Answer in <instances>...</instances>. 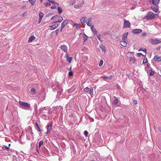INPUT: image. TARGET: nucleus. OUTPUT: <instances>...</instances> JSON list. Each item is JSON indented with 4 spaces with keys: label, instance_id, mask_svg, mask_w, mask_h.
I'll use <instances>...</instances> for the list:
<instances>
[{
    "label": "nucleus",
    "instance_id": "nucleus-1",
    "mask_svg": "<svg viewBox=\"0 0 161 161\" xmlns=\"http://www.w3.org/2000/svg\"><path fill=\"white\" fill-rule=\"evenodd\" d=\"M160 0H152V10L155 13H157L159 10L158 3Z\"/></svg>",
    "mask_w": 161,
    "mask_h": 161
},
{
    "label": "nucleus",
    "instance_id": "nucleus-2",
    "mask_svg": "<svg viewBox=\"0 0 161 161\" xmlns=\"http://www.w3.org/2000/svg\"><path fill=\"white\" fill-rule=\"evenodd\" d=\"M19 103L21 108L26 110H31V107L30 104L21 101H19Z\"/></svg>",
    "mask_w": 161,
    "mask_h": 161
},
{
    "label": "nucleus",
    "instance_id": "nucleus-3",
    "mask_svg": "<svg viewBox=\"0 0 161 161\" xmlns=\"http://www.w3.org/2000/svg\"><path fill=\"white\" fill-rule=\"evenodd\" d=\"M29 128L30 129H28L26 131L27 139L28 140H31L34 137L31 128V127H29Z\"/></svg>",
    "mask_w": 161,
    "mask_h": 161
},
{
    "label": "nucleus",
    "instance_id": "nucleus-4",
    "mask_svg": "<svg viewBox=\"0 0 161 161\" xmlns=\"http://www.w3.org/2000/svg\"><path fill=\"white\" fill-rule=\"evenodd\" d=\"M124 21V28H130V22L125 19Z\"/></svg>",
    "mask_w": 161,
    "mask_h": 161
},
{
    "label": "nucleus",
    "instance_id": "nucleus-5",
    "mask_svg": "<svg viewBox=\"0 0 161 161\" xmlns=\"http://www.w3.org/2000/svg\"><path fill=\"white\" fill-rule=\"evenodd\" d=\"M80 36H81L83 40H84V43L87 40L88 36L85 34L80 33L79 34Z\"/></svg>",
    "mask_w": 161,
    "mask_h": 161
},
{
    "label": "nucleus",
    "instance_id": "nucleus-6",
    "mask_svg": "<svg viewBox=\"0 0 161 161\" xmlns=\"http://www.w3.org/2000/svg\"><path fill=\"white\" fill-rule=\"evenodd\" d=\"M142 31L141 29H136L133 30L132 32L133 33L137 34L141 33L142 32Z\"/></svg>",
    "mask_w": 161,
    "mask_h": 161
},
{
    "label": "nucleus",
    "instance_id": "nucleus-7",
    "mask_svg": "<svg viewBox=\"0 0 161 161\" xmlns=\"http://www.w3.org/2000/svg\"><path fill=\"white\" fill-rule=\"evenodd\" d=\"M68 23V21L67 20H65L62 22V23L61 27L60 30L61 32L62 31V29Z\"/></svg>",
    "mask_w": 161,
    "mask_h": 161
},
{
    "label": "nucleus",
    "instance_id": "nucleus-8",
    "mask_svg": "<svg viewBox=\"0 0 161 161\" xmlns=\"http://www.w3.org/2000/svg\"><path fill=\"white\" fill-rule=\"evenodd\" d=\"M58 24L55 23L54 24L49 26V27L50 30H53L58 27Z\"/></svg>",
    "mask_w": 161,
    "mask_h": 161
},
{
    "label": "nucleus",
    "instance_id": "nucleus-9",
    "mask_svg": "<svg viewBox=\"0 0 161 161\" xmlns=\"http://www.w3.org/2000/svg\"><path fill=\"white\" fill-rule=\"evenodd\" d=\"M92 18H90L87 19L86 21V22L87 25L89 26H92Z\"/></svg>",
    "mask_w": 161,
    "mask_h": 161
},
{
    "label": "nucleus",
    "instance_id": "nucleus-10",
    "mask_svg": "<svg viewBox=\"0 0 161 161\" xmlns=\"http://www.w3.org/2000/svg\"><path fill=\"white\" fill-rule=\"evenodd\" d=\"M153 60L155 61H161V57H158L156 55L153 58Z\"/></svg>",
    "mask_w": 161,
    "mask_h": 161
},
{
    "label": "nucleus",
    "instance_id": "nucleus-11",
    "mask_svg": "<svg viewBox=\"0 0 161 161\" xmlns=\"http://www.w3.org/2000/svg\"><path fill=\"white\" fill-rule=\"evenodd\" d=\"M60 47L62 50L64 52L67 53V47L65 45H61Z\"/></svg>",
    "mask_w": 161,
    "mask_h": 161
},
{
    "label": "nucleus",
    "instance_id": "nucleus-12",
    "mask_svg": "<svg viewBox=\"0 0 161 161\" xmlns=\"http://www.w3.org/2000/svg\"><path fill=\"white\" fill-rule=\"evenodd\" d=\"M161 42V41L158 40L157 39H152V43L153 44H157Z\"/></svg>",
    "mask_w": 161,
    "mask_h": 161
},
{
    "label": "nucleus",
    "instance_id": "nucleus-13",
    "mask_svg": "<svg viewBox=\"0 0 161 161\" xmlns=\"http://www.w3.org/2000/svg\"><path fill=\"white\" fill-rule=\"evenodd\" d=\"M57 87L58 88V89L60 90L59 91H58V95H60L62 92V89H61V84L60 85L59 84H58L57 86Z\"/></svg>",
    "mask_w": 161,
    "mask_h": 161
},
{
    "label": "nucleus",
    "instance_id": "nucleus-14",
    "mask_svg": "<svg viewBox=\"0 0 161 161\" xmlns=\"http://www.w3.org/2000/svg\"><path fill=\"white\" fill-rule=\"evenodd\" d=\"M120 43L121 45L124 47H125L127 46V43L125 40H122L120 41Z\"/></svg>",
    "mask_w": 161,
    "mask_h": 161
},
{
    "label": "nucleus",
    "instance_id": "nucleus-15",
    "mask_svg": "<svg viewBox=\"0 0 161 161\" xmlns=\"http://www.w3.org/2000/svg\"><path fill=\"white\" fill-rule=\"evenodd\" d=\"M144 18L147 19H151V13L150 12H148L146 16L144 17Z\"/></svg>",
    "mask_w": 161,
    "mask_h": 161
},
{
    "label": "nucleus",
    "instance_id": "nucleus-16",
    "mask_svg": "<svg viewBox=\"0 0 161 161\" xmlns=\"http://www.w3.org/2000/svg\"><path fill=\"white\" fill-rule=\"evenodd\" d=\"M58 19L54 21V23H56L57 22L60 23L63 20V18L61 17L58 16Z\"/></svg>",
    "mask_w": 161,
    "mask_h": 161
},
{
    "label": "nucleus",
    "instance_id": "nucleus-17",
    "mask_svg": "<svg viewBox=\"0 0 161 161\" xmlns=\"http://www.w3.org/2000/svg\"><path fill=\"white\" fill-rule=\"evenodd\" d=\"M150 66V64H149V65H148V64H147V66L146 67H145V70L146 71H147V72L148 74V69L149 68V66ZM149 76H151V70H149Z\"/></svg>",
    "mask_w": 161,
    "mask_h": 161
},
{
    "label": "nucleus",
    "instance_id": "nucleus-18",
    "mask_svg": "<svg viewBox=\"0 0 161 161\" xmlns=\"http://www.w3.org/2000/svg\"><path fill=\"white\" fill-rule=\"evenodd\" d=\"M91 28L92 31L94 34H96L97 33V31L93 25L91 26Z\"/></svg>",
    "mask_w": 161,
    "mask_h": 161
},
{
    "label": "nucleus",
    "instance_id": "nucleus-19",
    "mask_svg": "<svg viewBox=\"0 0 161 161\" xmlns=\"http://www.w3.org/2000/svg\"><path fill=\"white\" fill-rule=\"evenodd\" d=\"M128 33L127 32H126L122 36V40H125V39L127 37L128 35Z\"/></svg>",
    "mask_w": 161,
    "mask_h": 161
},
{
    "label": "nucleus",
    "instance_id": "nucleus-20",
    "mask_svg": "<svg viewBox=\"0 0 161 161\" xmlns=\"http://www.w3.org/2000/svg\"><path fill=\"white\" fill-rule=\"evenodd\" d=\"M158 14H154L152 12V19H155V18L158 17Z\"/></svg>",
    "mask_w": 161,
    "mask_h": 161
},
{
    "label": "nucleus",
    "instance_id": "nucleus-21",
    "mask_svg": "<svg viewBox=\"0 0 161 161\" xmlns=\"http://www.w3.org/2000/svg\"><path fill=\"white\" fill-rule=\"evenodd\" d=\"M101 77H102L103 79L104 80H111L112 79V76H101Z\"/></svg>",
    "mask_w": 161,
    "mask_h": 161
},
{
    "label": "nucleus",
    "instance_id": "nucleus-22",
    "mask_svg": "<svg viewBox=\"0 0 161 161\" xmlns=\"http://www.w3.org/2000/svg\"><path fill=\"white\" fill-rule=\"evenodd\" d=\"M86 18V17H84L82 18L81 19H80V22L83 25H85V20Z\"/></svg>",
    "mask_w": 161,
    "mask_h": 161
},
{
    "label": "nucleus",
    "instance_id": "nucleus-23",
    "mask_svg": "<svg viewBox=\"0 0 161 161\" xmlns=\"http://www.w3.org/2000/svg\"><path fill=\"white\" fill-rule=\"evenodd\" d=\"M35 37L34 36H31L29 38L28 41V42H31L35 40Z\"/></svg>",
    "mask_w": 161,
    "mask_h": 161
},
{
    "label": "nucleus",
    "instance_id": "nucleus-24",
    "mask_svg": "<svg viewBox=\"0 0 161 161\" xmlns=\"http://www.w3.org/2000/svg\"><path fill=\"white\" fill-rule=\"evenodd\" d=\"M47 130L48 131H50L52 128V125L51 124H48L47 125Z\"/></svg>",
    "mask_w": 161,
    "mask_h": 161
},
{
    "label": "nucleus",
    "instance_id": "nucleus-25",
    "mask_svg": "<svg viewBox=\"0 0 161 161\" xmlns=\"http://www.w3.org/2000/svg\"><path fill=\"white\" fill-rule=\"evenodd\" d=\"M36 125L37 128V130L38 131L41 132L42 131L41 130L40 128L39 125L37 122L35 123Z\"/></svg>",
    "mask_w": 161,
    "mask_h": 161
},
{
    "label": "nucleus",
    "instance_id": "nucleus-26",
    "mask_svg": "<svg viewBox=\"0 0 161 161\" xmlns=\"http://www.w3.org/2000/svg\"><path fill=\"white\" fill-rule=\"evenodd\" d=\"M49 2L55 5H57L58 6L59 5V4L57 3V2H55L53 0H47Z\"/></svg>",
    "mask_w": 161,
    "mask_h": 161
},
{
    "label": "nucleus",
    "instance_id": "nucleus-27",
    "mask_svg": "<svg viewBox=\"0 0 161 161\" xmlns=\"http://www.w3.org/2000/svg\"><path fill=\"white\" fill-rule=\"evenodd\" d=\"M66 58H67V60L68 62H69V63H70L71 62L72 60L71 57H69V55L68 54H67L66 55Z\"/></svg>",
    "mask_w": 161,
    "mask_h": 161
},
{
    "label": "nucleus",
    "instance_id": "nucleus-28",
    "mask_svg": "<svg viewBox=\"0 0 161 161\" xmlns=\"http://www.w3.org/2000/svg\"><path fill=\"white\" fill-rule=\"evenodd\" d=\"M58 11L59 14H61L62 11V9L60 7H58Z\"/></svg>",
    "mask_w": 161,
    "mask_h": 161
},
{
    "label": "nucleus",
    "instance_id": "nucleus-29",
    "mask_svg": "<svg viewBox=\"0 0 161 161\" xmlns=\"http://www.w3.org/2000/svg\"><path fill=\"white\" fill-rule=\"evenodd\" d=\"M29 2L31 3L32 5L34 4L36 1V0H28Z\"/></svg>",
    "mask_w": 161,
    "mask_h": 161
},
{
    "label": "nucleus",
    "instance_id": "nucleus-30",
    "mask_svg": "<svg viewBox=\"0 0 161 161\" xmlns=\"http://www.w3.org/2000/svg\"><path fill=\"white\" fill-rule=\"evenodd\" d=\"M43 13L42 12H40L39 14V18H40V19H42L43 17Z\"/></svg>",
    "mask_w": 161,
    "mask_h": 161
},
{
    "label": "nucleus",
    "instance_id": "nucleus-31",
    "mask_svg": "<svg viewBox=\"0 0 161 161\" xmlns=\"http://www.w3.org/2000/svg\"><path fill=\"white\" fill-rule=\"evenodd\" d=\"M130 61H132L133 63H135L136 61V59L135 58L133 57H131L130 59Z\"/></svg>",
    "mask_w": 161,
    "mask_h": 161
},
{
    "label": "nucleus",
    "instance_id": "nucleus-32",
    "mask_svg": "<svg viewBox=\"0 0 161 161\" xmlns=\"http://www.w3.org/2000/svg\"><path fill=\"white\" fill-rule=\"evenodd\" d=\"M139 51H143V52H145V56L146 55V49H144V50L143 49V48H140L139 50Z\"/></svg>",
    "mask_w": 161,
    "mask_h": 161
},
{
    "label": "nucleus",
    "instance_id": "nucleus-33",
    "mask_svg": "<svg viewBox=\"0 0 161 161\" xmlns=\"http://www.w3.org/2000/svg\"><path fill=\"white\" fill-rule=\"evenodd\" d=\"M113 103L115 104H117L118 103V101L117 99H115L113 101Z\"/></svg>",
    "mask_w": 161,
    "mask_h": 161
},
{
    "label": "nucleus",
    "instance_id": "nucleus-34",
    "mask_svg": "<svg viewBox=\"0 0 161 161\" xmlns=\"http://www.w3.org/2000/svg\"><path fill=\"white\" fill-rule=\"evenodd\" d=\"M43 144V142L42 141H41L39 143V147H40Z\"/></svg>",
    "mask_w": 161,
    "mask_h": 161
},
{
    "label": "nucleus",
    "instance_id": "nucleus-35",
    "mask_svg": "<svg viewBox=\"0 0 161 161\" xmlns=\"http://www.w3.org/2000/svg\"><path fill=\"white\" fill-rule=\"evenodd\" d=\"M3 149H5L6 150H8L9 149V147H7V146L4 145L3 146Z\"/></svg>",
    "mask_w": 161,
    "mask_h": 161
},
{
    "label": "nucleus",
    "instance_id": "nucleus-36",
    "mask_svg": "<svg viewBox=\"0 0 161 161\" xmlns=\"http://www.w3.org/2000/svg\"><path fill=\"white\" fill-rule=\"evenodd\" d=\"M97 37L98 38V40L101 42H103V41L101 39V38H100V37H101V36L100 35H98L97 36Z\"/></svg>",
    "mask_w": 161,
    "mask_h": 161
},
{
    "label": "nucleus",
    "instance_id": "nucleus-37",
    "mask_svg": "<svg viewBox=\"0 0 161 161\" xmlns=\"http://www.w3.org/2000/svg\"><path fill=\"white\" fill-rule=\"evenodd\" d=\"M45 6L46 7H48L50 6L51 5V4L49 2H46L45 3Z\"/></svg>",
    "mask_w": 161,
    "mask_h": 161
},
{
    "label": "nucleus",
    "instance_id": "nucleus-38",
    "mask_svg": "<svg viewBox=\"0 0 161 161\" xmlns=\"http://www.w3.org/2000/svg\"><path fill=\"white\" fill-rule=\"evenodd\" d=\"M100 48L103 50V51L104 52L105 51V48L102 45V46H100Z\"/></svg>",
    "mask_w": 161,
    "mask_h": 161
},
{
    "label": "nucleus",
    "instance_id": "nucleus-39",
    "mask_svg": "<svg viewBox=\"0 0 161 161\" xmlns=\"http://www.w3.org/2000/svg\"><path fill=\"white\" fill-rule=\"evenodd\" d=\"M31 91L34 93H35L36 92V90L34 88H32L31 89Z\"/></svg>",
    "mask_w": 161,
    "mask_h": 161
},
{
    "label": "nucleus",
    "instance_id": "nucleus-40",
    "mask_svg": "<svg viewBox=\"0 0 161 161\" xmlns=\"http://www.w3.org/2000/svg\"><path fill=\"white\" fill-rule=\"evenodd\" d=\"M93 89H91L90 90V93L91 95H92L93 94Z\"/></svg>",
    "mask_w": 161,
    "mask_h": 161
},
{
    "label": "nucleus",
    "instance_id": "nucleus-41",
    "mask_svg": "<svg viewBox=\"0 0 161 161\" xmlns=\"http://www.w3.org/2000/svg\"><path fill=\"white\" fill-rule=\"evenodd\" d=\"M147 62V60L146 58H145L143 59V63L145 64Z\"/></svg>",
    "mask_w": 161,
    "mask_h": 161
},
{
    "label": "nucleus",
    "instance_id": "nucleus-42",
    "mask_svg": "<svg viewBox=\"0 0 161 161\" xmlns=\"http://www.w3.org/2000/svg\"><path fill=\"white\" fill-rule=\"evenodd\" d=\"M103 64V61L101 59L100 61V62L99 64V66H101Z\"/></svg>",
    "mask_w": 161,
    "mask_h": 161
},
{
    "label": "nucleus",
    "instance_id": "nucleus-43",
    "mask_svg": "<svg viewBox=\"0 0 161 161\" xmlns=\"http://www.w3.org/2000/svg\"><path fill=\"white\" fill-rule=\"evenodd\" d=\"M89 89L88 87H86L84 89V91H85V92H88L89 91Z\"/></svg>",
    "mask_w": 161,
    "mask_h": 161
},
{
    "label": "nucleus",
    "instance_id": "nucleus-44",
    "mask_svg": "<svg viewBox=\"0 0 161 161\" xmlns=\"http://www.w3.org/2000/svg\"><path fill=\"white\" fill-rule=\"evenodd\" d=\"M84 3V1H82L79 4L80 7H81L83 5V4Z\"/></svg>",
    "mask_w": 161,
    "mask_h": 161
},
{
    "label": "nucleus",
    "instance_id": "nucleus-45",
    "mask_svg": "<svg viewBox=\"0 0 161 161\" xmlns=\"http://www.w3.org/2000/svg\"><path fill=\"white\" fill-rule=\"evenodd\" d=\"M84 134L86 136H87L88 134V132L86 130H85L84 132Z\"/></svg>",
    "mask_w": 161,
    "mask_h": 161
},
{
    "label": "nucleus",
    "instance_id": "nucleus-46",
    "mask_svg": "<svg viewBox=\"0 0 161 161\" xmlns=\"http://www.w3.org/2000/svg\"><path fill=\"white\" fill-rule=\"evenodd\" d=\"M58 16L57 15L54 16L51 18V19L52 20L54 19H57L58 18Z\"/></svg>",
    "mask_w": 161,
    "mask_h": 161
},
{
    "label": "nucleus",
    "instance_id": "nucleus-47",
    "mask_svg": "<svg viewBox=\"0 0 161 161\" xmlns=\"http://www.w3.org/2000/svg\"><path fill=\"white\" fill-rule=\"evenodd\" d=\"M80 7L79 5H75L74 6V8H79Z\"/></svg>",
    "mask_w": 161,
    "mask_h": 161
},
{
    "label": "nucleus",
    "instance_id": "nucleus-48",
    "mask_svg": "<svg viewBox=\"0 0 161 161\" xmlns=\"http://www.w3.org/2000/svg\"><path fill=\"white\" fill-rule=\"evenodd\" d=\"M73 75V72H72L71 71H70L69 73V76H72Z\"/></svg>",
    "mask_w": 161,
    "mask_h": 161
},
{
    "label": "nucleus",
    "instance_id": "nucleus-49",
    "mask_svg": "<svg viewBox=\"0 0 161 161\" xmlns=\"http://www.w3.org/2000/svg\"><path fill=\"white\" fill-rule=\"evenodd\" d=\"M133 103L134 104H136L137 103V100H134L133 101Z\"/></svg>",
    "mask_w": 161,
    "mask_h": 161
},
{
    "label": "nucleus",
    "instance_id": "nucleus-50",
    "mask_svg": "<svg viewBox=\"0 0 161 161\" xmlns=\"http://www.w3.org/2000/svg\"><path fill=\"white\" fill-rule=\"evenodd\" d=\"M143 55V56H144V55H143L142 54V53H137V56L138 57H140V56L141 55Z\"/></svg>",
    "mask_w": 161,
    "mask_h": 161
},
{
    "label": "nucleus",
    "instance_id": "nucleus-51",
    "mask_svg": "<svg viewBox=\"0 0 161 161\" xmlns=\"http://www.w3.org/2000/svg\"><path fill=\"white\" fill-rule=\"evenodd\" d=\"M76 28L79 29H80V27L78 24H77L76 25Z\"/></svg>",
    "mask_w": 161,
    "mask_h": 161
},
{
    "label": "nucleus",
    "instance_id": "nucleus-52",
    "mask_svg": "<svg viewBox=\"0 0 161 161\" xmlns=\"http://www.w3.org/2000/svg\"><path fill=\"white\" fill-rule=\"evenodd\" d=\"M56 8V7L55 5L54 6H52L51 7V9H55Z\"/></svg>",
    "mask_w": 161,
    "mask_h": 161
},
{
    "label": "nucleus",
    "instance_id": "nucleus-53",
    "mask_svg": "<svg viewBox=\"0 0 161 161\" xmlns=\"http://www.w3.org/2000/svg\"><path fill=\"white\" fill-rule=\"evenodd\" d=\"M58 29L56 30L55 31V32L57 35L58 33Z\"/></svg>",
    "mask_w": 161,
    "mask_h": 161
},
{
    "label": "nucleus",
    "instance_id": "nucleus-54",
    "mask_svg": "<svg viewBox=\"0 0 161 161\" xmlns=\"http://www.w3.org/2000/svg\"><path fill=\"white\" fill-rule=\"evenodd\" d=\"M42 19H40V18L38 20V23L39 24L40 23V22H41Z\"/></svg>",
    "mask_w": 161,
    "mask_h": 161
},
{
    "label": "nucleus",
    "instance_id": "nucleus-55",
    "mask_svg": "<svg viewBox=\"0 0 161 161\" xmlns=\"http://www.w3.org/2000/svg\"><path fill=\"white\" fill-rule=\"evenodd\" d=\"M161 47V46H159L156 48V49L157 50H159Z\"/></svg>",
    "mask_w": 161,
    "mask_h": 161
},
{
    "label": "nucleus",
    "instance_id": "nucleus-56",
    "mask_svg": "<svg viewBox=\"0 0 161 161\" xmlns=\"http://www.w3.org/2000/svg\"><path fill=\"white\" fill-rule=\"evenodd\" d=\"M146 33H144L142 34V36H146Z\"/></svg>",
    "mask_w": 161,
    "mask_h": 161
},
{
    "label": "nucleus",
    "instance_id": "nucleus-57",
    "mask_svg": "<svg viewBox=\"0 0 161 161\" xmlns=\"http://www.w3.org/2000/svg\"><path fill=\"white\" fill-rule=\"evenodd\" d=\"M27 14V13H24L22 15V16H25V15H26Z\"/></svg>",
    "mask_w": 161,
    "mask_h": 161
},
{
    "label": "nucleus",
    "instance_id": "nucleus-58",
    "mask_svg": "<svg viewBox=\"0 0 161 161\" xmlns=\"http://www.w3.org/2000/svg\"><path fill=\"white\" fill-rule=\"evenodd\" d=\"M154 72L152 70V75L154 74Z\"/></svg>",
    "mask_w": 161,
    "mask_h": 161
},
{
    "label": "nucleus",
    "instance_id": "nucleus-59",
    "mask_svg": "<svg viewBox=\"0 0 161 161\" xmlns=\"http://www.w3.org/2000/svg\"><path fill=\"white\" fill-rule=\"evenodd\" d=\"M158 130H159L160 131H161V128L160 127H159L158 128Z\"/></svg>",
    "mask_w": 161,
    "mask_h": 161
},
{
    "label": "nucleus",
    "instance_id": "nucleus-60",
    "mask_svg": "<svg viewBox=\"0 0 161 161\" xmlns=\"http://www.w3.org/2000/svg\"><path fill=\"white\" fill-rule=\"evenodd\" d=\"M45 117V118L46 117V115H45V114H43L42 115V117Z\"/></svg>",
    "mask_w": 161,
    "mask_h": 161
},
{
    "label": "nucleus",
    "instance_id": "nucleus-61",
    "mask_svg": "<svg viewBox=\"0 0 161 161\" xmlns=\"http://www.w3.org/2000/svg\"><path fill=\"white\" fill-rule=\"evenodd\" d=\"M49 132L50 131H48L47 130V131L46 132V134H48Z\"/></svg>",
    "mask_w": 161,
    "mask_h": 161
},
{
    "label": "nucleus",
    "instance_id": "nucleus-62",
    "mask_svg": "<svg viewBox=\"0 0 161 161\" xmlns=\"http://www.w3.org/2000/svg\"><path fill=\"white\" fill-rule=\"evenodd\" d=\"M90 120L92 122H93L94 121V119H91Z\"/></svg>",
    "mask_w": 161,
    "mask_h": 161
},
{
    "label": "nucleus",
    "instance_id": "nucleus-63",
    "mask_svg": "<svg viewBox=\"0 0 161 161\" xmlns=\"http://www.w3.org/2000/svg\"><path fill=\"white\" fill-rule=\"evenodd\" d=\"M23 8H26V6H24L22 7Z\"/></svg>",
    "mask_w": 161,
    "mask_h": 161
},
{
    "label": "nucleus",
    "instance_id": "nucleus-64",
    "mask_svg": "<svg viewBox=\"0 0 161 161\" xmlns=\"http://www.w3.org/2000/svg\"><path fill=\"white\" fill-rule=\"evenodd\" d=\"M77 24H73V26H76V25Z\"/></svg>",
    "mask_w": 161,
    "mask_h": 161
}]
</instances>
